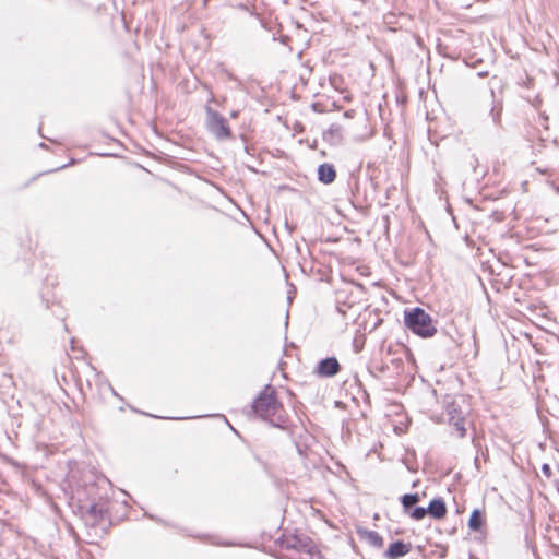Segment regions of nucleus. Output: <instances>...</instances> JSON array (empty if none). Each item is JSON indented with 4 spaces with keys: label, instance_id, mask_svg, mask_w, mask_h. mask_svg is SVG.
<instances>
[{
    "label": "nucleus",
    "instance_id": "nucleus-7",
    "mask_svg": "<svg viewBox=\"0 0 559 559\" xmlns=\"http://www.w3.org/2000/svg\"><path fill=\"white\" fill-rule=\"evenodd\" d=\"M106 510L107 509L104 503L95 502L88 506L85 513L88 521H91V524L96 525L100 520H103Z\"/></svg>",
    "mask_w": 559,
    "mask_h": 559
},
{
    "label": "nucleus",
    "instance_id": "nucleus-15",
    "mask_svg": "<svg viewBox=\"0 0 559 559\" xmlns=\"http://www.w3.org/2000/svg\"><path fill=\"white\" fill-rule=\"evenodd\" d=\"M542 472L546 477H551V468L548 464H543Z\"/></svg>",
    "mask_w": 559,
    "mask_h": 559
},
{
    "label": "nucleus",
    "instance_id": "nucleus-12",
    "mask_svg": "<svg viewBox=\"0 0 559 559\" xmlns=\"http://www.w3.org/2000/svg\"><path fill=\"white\" fill-rule=\"evenodd\" d=\"M418 501H419L418 493H407V495H404L401 499L402 506L405 511L409 510Z\"/></svg>",
    "mask_w": 559,
    "mask_h": 559
},
{
    "label": "nucleus",
    "instance_id": "nucleus-9",
    "mask_svg": "<svg viewBox=\"0 0 559 559\" xmlns=\"http://www.w3.org/2000/svg\"><path fill=\"white\" fill-rule=\"evenodd\" d=\"M318 178L321 182L328 185L332 183L336 178V171L333 165L331 164H322L318 169Z\"/></svg>",
    "mask_w": 559,
    "mask_h": 559
},
{
    "label": "nucleus",
    "instance_id": "nucleus-1",
    "mask_svg": "<svg viewBox=\"0 0 559 559\" xmlns=\"http://www.w3.org/2000/svg\"><path fill=\"white\" fill-rule=\"evenodd\" d=\"M252 411L261 419L269 421L274 427L284 428L287 424V415L281 402L276 397V391L266 385L253 400Z\"/></svg>",
    "mask_w": 559,
    "mask_h": 559
},
{
    "label": "nucleus",
    "instance_id": "nucleus-14",
    "mask_svg": "<svg viewBox=\"0 0 559 559\" xmlns=\"http://www.w3.org/2000/svg\"><path fill=\"white\" fill-rule=\"evenodd\" d=\"M426 514H428L427 508L416 507L415 509H413L409 515L412 519L419 521L423 520L426 516Z\"/></svg>",
    "mask_w": 559,
    "mask_h": 559
},
{
    "label": "nucleus",
    "instance_id": "nucleus-17",
    "mask_svg": "<svg viewBox=\"0 0 559 559\" xmlns=\"http://www.w3.org/2000/svg\"><path fill=\"white\" fill-rule=\"evenodd\" d=\"M203 4H204V5H206V4H207V0H204V1H203Z\"/></svg>",
    "mask_w": 559,
    "mask_h": 559
},
{
    "label": "nucleus",
    "instance_id": "nucleus-13",
    "mask_svg": "<svg viewBox=\"0 0 559 559\" xmlns=\"http://www.w3.org/2000/svg\"><path fill=\"white\" fill-rule=\"evenodd\" d=\"M501 112H502V105L500 103L493 104V106L490 109V116H491L495 124H500Z\"/></svg>",
    "mask_w": 559,
    "mask_h": 559
},
{
    "label": "nucleus",
    "instance_id": "nucleus-3",
    "mask_svg": "<svg viewBox=\"0 0 559 559\" xmlns=\"http://www.w3.org/2000/svg\"><path fill=\"white\" fill-rule=\"evenodd\" d=\"M404 322L413 333L421 337H431L437 333L432 318L421 308L405 311Z\"/></svg>",
    "mask_w": 559,
    "mask_h": 559
},
{
    "label": "nucleus",
    "instance_id": "nucleus-6",
    "mask_svg": "<svg viewBox=\"0 0 559 559\" xmlns=\"http://www.w3.org/2000/svg\"><path fill=\"white\" fill-rule=\"evenodd\" d=\"M411 544H406L402 540H396L390 545L384 556L390 559L404 557L411 551Z\"/></svg>",
    "mask_w": 559,
    "mask_h": 559
},
{
    "label": "nucleus",
    "instance_id": "nucleus-8",
    "mask_svg": "<svg viewBox=\"0 0 559 559\" xmlns=\"http://www.w3.org/2000/svg\"><path fill=\"white\" fill-rule=\"evenodd\" d=\"M427 511L428 514L433 519H443L447 514L445 502L441 498H436L430 501Z\"/></svg>",
    "mask_w": 559,
    "mask_h": 559
},
{
    "label": "nucleus",
    "instance_id": "nucleus-4",
    "mask_svg": "<svg viewBox=\"0 0 559 559\" xmlns=\"http://www.w3.org/2000/svg\"><path fill=\"white\" fill-rule=\"evenodd\" d=\"M206 127L217 140H226L231 136L226 118L211 107H206Z\"/></svg>",
    "mask_w": 559,
    "mask_h": 559
},
{
    "label": "nucleus",
    "instance_id": "nucleus-2",
    "mask_svg": "<svg viewBox=\"0 0 559 559\" xmlns=\"http://www.w3.org/2000/svg\"><path fill=\"white\" fill-rule=\"evenodd\" d=\"M445 416L447 421L450 426L453 427L452 435L462 439L466 436L467 428V413L468 409L465 405V402L462 397L448 399L445 401Z\"/></svg>",
    "mask_w": 559,
    "mask_h": 559
},
{
    "label": "nucleus",
    "instance_id": "nucleus-10",
    "mask_svg": "<svg viewBox=\"0 0 559 559\" xmlns=\"http://www.w3.org/2000/svg\"><path fill=\"white\" fill-rule=\"evenodd\" d=\"M362 536L368 544L376 548H381L383 546V538L376 531H364Z\"/></svg>",
    "mask_w": 559,
    "mask_h": 559
},
{
    "label": "nucleus",
    "instance_id": "nucleus-16",
    "mask_svg": "<svg viewBox=\"0 0 559 559\" xmlns=\"http://www.w3.org/2000/svg\"><path fill=\"white\" fill-rule=\"evenodd\" d=\"M552 187H554L555 191H556L557 193H559V186L552 185Z\"/></svg>",
    "mask_w": 559,
    "mask_h": 559
},
{
    "label": "nucleus",
    "instance_id": "nucleus-5",
    "mask_svg": "<svg viewBox=\"0 0 559 559\" xmlns=\"http://www.w3.org/2000/svg\"><path fill=\"white\" fill-rule=\"evenodd\" d=\"M341 366L335 357H328L319 361L316 373L320 377L331 378L338 373Z\"/></svg>",
    "mask_w": 559,
    "mask_h": 559
},
{
    "label": "nucleus",
    "instance_id": "nucleus-11",
    "mask_svg": "<svg viewBox=\"0 0 559 559\" xmlns=\"http://www.w3.org/2000/svg\"><path fill=\"white\" fill-rule=\"evenodd\" d=\"M481 526H483L481 512L478 509H475L472 512L471 518L468 520V527L474 532H478V531H480Z\"/></svg>",
    "mask_w": 559,
    "mask_h": 559
}]
</instances>
